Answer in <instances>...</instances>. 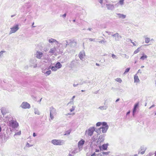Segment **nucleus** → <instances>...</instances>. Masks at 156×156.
Instances as JSON below:
<instances>
[{"mask_svg": "<svg viewBox=\"0 0 156 156\" xmlns=\"http://www.w3.org/2000/svg\"><path fill=\"white\" fill-rule=\"evenodd\" d=\"M51 142L55 145H62L65 144V141L62 140H51Z\"/></svg>", "mask_w": 156, "mask_h": 156, "instance_id": "obj_1", "label": "nucleus"}, {"mask_svg": "<svg viewBox=\"0 0 156 156\" xmlns=\"http://www.w3.org/2000/svg\"><path fill=\"white\" fill-rule=\"evenodd\" d=\"M95 128L94 127H90L89 128L86 130L85 131V134L88 136H92L95 130Z\"/></svg>", "mask_w": 156, "mask_h": 156, "instance_id": "obj_2", "label": "nucleus"}, {"mask_svg": "<svg viewBox=\"0 0 156 156\" xmlns=\"http://www.w3.org/2000/svg\"><path fill=\"white\" fill-rule=\"evenodd\" d=\"M50 117L51 120H53L54 116L57 115L56 109L53 107H51L50 108Z\"/></svg>", "mask_w": 156, "mask_h": 156, "instance_id": "obj_3", "label": "nucleus"}, {"mask_svg": "<svg viewBox=\"0 0 156 156\" xmlns=\"http://www.w3.org/2000/svg\"><path fill=\"white\" fill-rule=\"evenodd\" d=\"M108 128V126L107 123L105 122H102V126L99 129L101 130V129L102 133H105L106 132Z\"/></svg>", "mask_w": 156, "mask_h": 156, "instance_id": "obj_4", "label": "nucleus"}, {"mask_svg": "<svg viewBox=\"0 0 156 156\" xmlns=\"http://www.w3.org/2000/svg\"><path fill=\"white\" fill-rule=\"evenodd\" d=\"M19 29L18 24L15 25L13 27H11L9 34H11L16 32Z\"/></svg>", "mask_w": 156, "mask_h": 156, "instance_id": "obj_5", "label": "nucleus"}, {"mask_svg": "<svg viewBox=\"0 0 156 156\" xmlns=\"http://www.w3.org/2000/svg\"><path fill=\"white\" fill-rule=\"evenodd\" d=\"M85 142V140L83 139H82L79 141L78 143V147L79 148V150H78V151H77L76 150L74 151V152L75 153H77L79 151H80L82 149V146L84 144Z\"/></svg>", "mask_w": 156, "mask_h": 156, "instance_id": "obj_6", "label": "nucleus"}, {"mask_svg": "<svg viewBox=\"0 0 156 156\" xmlns=\"http://www.w3.org/2000/svg\"><path fill=\"white\" fill-rule=\"evenodd\" d=\"M20 107L23 109H29L30 108V105L27 102H23L22 103Z\"/></svg>", "mask_w": 156, "mask_h": 156, "instance_id": "obj_7", "label": "nucleus"}, {"mask_svg": "<svg viewBox=\"0 0 156 156\" xmlns=\"http://www.w3.org/2000/svg\"><path fill=\"white\" fill-rule=\"evenodd\" d=\"M9 124L13 128H17L18 126V123L16 121L12 120L9 122Z\"/></svg>", "mask_w": 156, "mask_h": 156, "instance_id": "obj_8", "label": "nucleus"}, {"mask_svg": "<svg viewBox=\"0 0 156 156\" xmlns=\"http://www.w3.org/2000/svg\"><path fill=\"white\" fill-rule=\"evenodd\" d=\"M69 45L71 47H74L77 44V42L74 40H69Z\"/></svg>", "mask_w": 156, "mask_h": 156, "instance_id": "obj_9", "label": "nucleus"}, {"mask_svg": "<svg viewBox=\"0 0 156 156\" xmlns=\"http://www.w3.org/2000/svg\"><path fill=\"white\" fill-rule=\"evenodd\" d=\"M30 66L31 67H33L35 68L37 66V60L35 59H31L30 61Z\"/></svg>", "mask_w": 156, "mask_h": 156, "instance_id": "obj_10", "label": "nucleus"}, {"mask_svg": "<svg viewBox=\"0 0 156 156\" xmlns=\"http://www.w3.org/2000/svg\"><path fill=\"white\" fill-rule=\"evenodd\" d=\"M112 36L113 37H115V41H119L120 39L122 38V36L119 35V34L117 33H116L113 34H112Z\"/></svg>", "mask_w": 156, "mask_h": 156, "instance_id": "obj_11", "label": "nucleus"}, {"mask_svg": "<svg viewBox=\"0 0 156 156\" xmlns=\"http://www.w3.org/2000/svg\"><path fill=\"white\" fill-rule=\"evenodd\" d=\"M39 46L37 45L36 46L35 52L34 57L37 58H39V51L38 50Z\"/></svg>", "mask_w": 156, "mask_h": 156, "instance_id": "obj_12", "label": "nucleus"}, {"mask_svg": "<svg viewBox=\"0 0 156 156\" xmlns=\"http://www.w3.org/2000/svg\"><path fill=\"white\" fill-rule=\"evenodd\" d=\"M104 137L105 136L104 134L100 135L97 142V144H99V142L101 143L103 142L104 140Z\"/></svg>", "mask_w": 156, "mask_h": 156, "instance_id": "obj_13", "label": "nucleus"}, {"mask_svg": "<svg viewBox=\"0 0 156 156\" xmlns=\"http://www.w3.org/2000/svg\"><path fill=\"white\" fill-rule=\"evenodd\" d=\"M106 7L108 9L113 10L115 8V6L113 4H106Z\"/></svg>", "mask_w": 156, "mask_h": 156, "instance_id": "obj_14", "label": "nucleus"}, {"mask_svg": "<svg viewBox=\"0 0 156 156\" xmlns=\"http://www.w3.org/2000/svg\"><path fill=\"white\" fill-rule=\"evenodd\" d=\"M47 58L48 57L46 55V54H45V55H44L42 52H40V59L42 60L44 59V60H47Z\"/></svg>", "mask_w": 156, "mask_h": 156, "instance_id": "obj_15", "label": "nucleus"}, {"mask_svg": "<svg viewBox=\"0 0 156 156\" xmlns=\"http://www.w3.org/2000/svg\"><path fill=\"white\" fill-rule=\"evenodd\" d=\"M85 56V53L84 51H82L80 52L79 55V57L80 59L83 61L84 56Z\"/></svg>", "mask_w": 156, "mask_h": 156, "instance_id": "obj_16", "label": "nucleus"}, {"mask_svg": "<svg viewBox=\"0 0 156 156\" xmlns=\"http://www.w3.org/2000/svg\"><path fill=\"white\" fill-rule=\"evenodd\" d=\"M138 105L139 104L138 103H137L134 105L133 111V115H134L135 114L136 112V109L138 106Z\"/></svg>", "mask_w": 156, "mask_h": 156, "instance_id": "obj_17", "label": "nucleus"}, {"mask_svg": "<svg viewBox=\"0 0 156 156\" xmlns=\"http://www.w3.org/2000/svg\"><path fill=\"white\" fill-rule=\"evenodd\" d=\"M108 108V106L107 105H105L103 106H100L98 107V109H99L101 111H102L103 110H106Z\"/></svg>", "mask_w": 156, "mask_h": 156, "instance_id": "obj_18", "label": "nucleus"}, {"mask_svg": "<svg viewBox=\"0 0 156 156\" xmlns=\"http://www.w3.org/2000/svg\"><path fill=\"white\" fill-rule=\"evenodd\" d=\"M48 42L49 43H52L54 42H56V44H58V42L56 40L53 38H50L48 40Z\"/></svg>", "mask_w": 156, "mask_h": 156, "instance_id": "obj_19", "label": "nucleus"}, {"mask_svg": "<svg viewBox=\"0 0 156 156\" xmlns=\"http://www.w3.org/2000/svg\"><path fill=\"white\" fill-rule=\"evenodd\" d=\"M42 72L43 73H44L46 76L50 75L51 73V71L50 70L45 71V70L42 69Z\"/></svg>", "mask_w": 156, "mask_h": 156, "instance_id": "obj_20", "label": "nucleus"}, {"mask_svg": "<svg viewBox=\"0 0 156 156\" xmlns=\"http://www.w3.org/2000/svg\"><path fill=\"white\" fill-rule=\"evenodd\" d=\"M75 96H73L72 98L71 99V101H70L67 104V106H68L69 104H70L71 105H73L74 104V101H73V100L74 98H75Z\"/></svg>", "mask_w": 156, "mask_h": 156, "instance_id": "obj_21", "label": "nucleus"}, {"mask_svg": "<svg viewBox=\"0 0 156 156\" xmlns=\"http://www.w3.org/2000/svg\"><path fill=\"white\" fill-rule=\"evenodd\" d=\"M55 66L57 69H59L62 67V65L60 62H58L56 63Z\"/></svg>", "mask_w": 156, "mask_h": 156, "instance_id": "obj_22", "label": "nucleus"}, {"mask_svg": "<svg viewBox=\"0 0 156 156\" xmlns=\"http://www.w3.org/2000/svg\"><path fill=\"white\" fill-rule=\"evenodd\" d=\"M116 14L119 16L120 18H122V19H124L126 17V15L120 13H117Z\"/></svg>", "mask_w": 156, "mask_h": 156, "instance_id": "obj_23", "label": "nucleus"}, {"mask_svg": "<svg viewBox=\"0 0 156 156\" xmlns=\"http://www.w3.org/2000/svg\"><path fill=\"white\" fill-rule=\"evenodd\" d=\"M134 82H139L140 81L138 76L136 74L134 76Z\"/></svg>", "mask_w": 156, "mask_h": 156, "instance_id": "obj_24", "label": "nucleus"}, {"mask_svg": "<svg viewBox=\"0 0 156 156\" xmlns=\"http://www.w3.org/2000/svg\"><path fill=\"white\" fill-rule=\"evenodd\" d=\"M1 112L3 115H4L6 114V111L5 108L4 107H2L1 109Z\"/></svg>", "mask_w": 156, "mask_h": 156, "instance_id": "obj_25", "label": "nucleus"}, {"mask_svg": "<svg viewBox=\"0 0 156 156\" xmlns=\"http://www.w3.org/2000/svg\"><path fill=\"white\" fill-rule=\"evenodd\" d=\"M108 147V145L107 144H104L102 145L101 148H100L101 149H102L103 150H106Z\"/></svg>", "mask_w": 156, "mask_h": 156, "instance_id": "obj_26", "label": "nucleus"}, {"mask_svg": "<svg viewBox=\"0 0 156 156\" xmlns=\"http://www.w3.org/2000/svg\"><path fill=\"white\" fill-rule=\"evenodd\" d=\"M147 58V56L145 55L143 53L142 54V56L140 58V59L142 60H144V59H146Z\"/></svg>", "mask_w": 156, "mask_h": 156, "instance_id": "obj_27", "label": "nucleus"}, {"mask_svg": "<svg viewBox=\"0 0 156 156\" xmlns=\"http://www.w3.org/2000/svg\"><path fill=\"white\" fill-rule=\"evenodd\" d=\"M56 50V48L55 47H54L53 48H51L50 49V51H49V53L54 54Z\"/></svg>", "mask_w": 156, "mask_h": 156, "instance_id": "obj_28", "label": "nucleus"}, {"mask_svg": "<svg viewBox=\"0 0 156 156\" xmlns=\"http://www.w3.org/2000/svg\"><path fill=\"white\" fill-rule=\"evenodd\" d=\"M63 47L66 48L67 47V45H69V42L67 40H66L64 42V43H63Z\"/></svg>", "mask_w": 156, "mask_h": 156, "instance_id": "obj_29", "label": "nucleus"}, {"mask_svg": "<svg viewBox=\"0 0 156 156\" xmlns=\"http://www.w3.org/2000/svg\"><path fill=\"white\" fill-rule=\"evenodd\" d=\"M72 131L71 129H69L67 131H65V133L64 134V135H69L70 134V133Z\"/></svg>", "mask_w": 156, "mask_h": 156, "instance_id": "obj_30", "label": "nucleus"}, {"mask_svg": "<svg viewBox=\"0 0 156 156\" xmlns=\"http://www.w3.org/2000/svg\"><path fill=\"white\" fill-rule=\"evenodd\" d=\"M124 0H120L119 2L117 3L118 4L120 5H124Z\"/></svg>", "mask_w": 156, "mask_h": 156, "instance_id": "obj_31", "label": "nucleus"}, {"mask_svg": "<svg viewBox=\"0 0 156 156\" xmlns=\"http://www.w3.org/2000/svg\"><path fill=\"white\" fill-rule=\"evenodd\" d=\"M111 56L113 59H117L118 58V57L113 54H112Z\"/></svg>", "mask_w": 156, "mask_h": 156, "instance_id": "obj_32", "label": "nucleus"}, {"mask_svg": "<svg viewBox=\"0 0 156 156\" xmlns=\"http://www.w3.org/2000/svg\"><path fill=\"white\" fill-rule=\"evenodd\" d=\"M141 151H145L146 150V147L144 146H141L140 148Z\"/></svg>", "mask_w": 156, "mask_h": 156, "instance_id": "obj_33", "label": "nucleus"}, {"mask_svg": "<svg viewBox=\"0 0 156 156\" xmlns=\"http://www.w3.org/2000/svg\"><path fill=\"white\" fill-rule=\"evenodd\" d=\"M140 51V48H138L134 52V54H136L138 53Z\"/></svg>", "mask_w": 156, "mask_h": 156, "instance_id": "obj_34", "label": "nucleus"}, {"mask_svg": "<svg viewBox=\"0 0 156 156\" xmlns=\"http://www.w3.org/2000/svg\"><path fill=\"white\" fill-rule=\"evenodd\" d=\"M51 69L52 70V71H56L57 70V68L56 67V66H52L51 68Z\"/></svg>", "mask_w": 156, "mask_h": 156, "instance_id": "obj_35", "label": "nucleus"}, {"mask_svg": "<svg viewBox=\"0 0 156 156\" xmlns=\"http://www.w3.org/2000/svg\"><path fill=\"white\" fill-rule=\"evenodd\" d=\"M150 41V39L149 38L146 37L145 38V42L146 43H148Z\"/></svg>", "mask_w": 156, "mask_h": 156, "instance_id": "obj_36", "label": "nucleus"}, {"mask_svg": "<svg viewBox=\"0 0 156 156\" xmlns=\"http://www.w3.org/2000/svg\"><path fill=\"white\" fill-rule=\"evenodd\" d=\"M34 113L35 114H37V115H39V112L38 111V110L37 109H36V108H34Z\"/></svg>", "mask_w": 156, "mask_h": 156, "instance_id": "obj_37", "label": "nucleus"}, {"mask_svg": "<svg viewBox=\"0 0 156 156\" xmlns=\"http://www.w3.org/2000/svg\"><path fill=\"white\" fill-rule=\"evenodd\" d=\"M130 68H128L126 69L124 73V74H126L129 71Z\"/></svg>", "mask_w": 156, "mask_h": 156, "instance_id": "obj_38", "label": "nucleus"}, {"mask_svg": "<svg viewBox=\"0 0 156 156\" xmlns=\"http://www.w3.org/2000/svg\"><path fill=\"white\" fill-rule=\"evenodd\" d=\"M21 134V131H20L17 133H16L14 135V136L16 135H20Z\"/></svg>", "mask_w": 156, "mask_h": 156, "instance_id": "obj_39", "label": "nucleus"}, {"mask_svg": "<svg viewBox=\"0 0 156 156\" xmlns=\"http://www.w3.org/2000/svg\"><path fill=\"white\" fill-rule=\"evenodd\" d=\"M115 81L120 83H121L122 80L120 78H117L115 80Z\"/></svg>", "mask_w": 156, "mask_h": 156, "instance_id": "obj_40", "label": "nucleus"}, {"mask_svg": "<svg viewBox=\"0 0 156 156\" xmlns=\"http://www.w3.org/2000/svg\"><path fill=\"white\" fill-rule=\"evenodd\" d=\"M101 125H102V122H97L96 123V126H100Z\"/></svg>", "mask_w": 156, "mask_h": 156, "instance_id": "obj_41", "label": "nucleus"}, {"mask_svg": "<svg viewBox=\"0 0 156 156\" xmlns=\"http://www.w3.org/2000/svg\"><path fill=\"white\" fill-rule=\"evenodd\" d=\"M5 51H1L0 52V57L3 56V53L5 52Z\"/></svg>", "mask_w": 156, "mask_h": 156, "instance_id": "obj_42", "label": "nucleus"}, {"mask_svg": "<svg viewBox=\"0 0 156 156\" xmlns=\"http://www.w3.org/2000/svg\"><path fill=\"white\" fill-rule=\"evenodd\" d=\"M75 108V106H72V108L70 109L69 110L71 112H72L74 110Z\"/></svg>", "mask_w": 156, "mask_h": 156, "instance_id": "obj_43", "label": "nucleus"}, {"mask_svg": "<svg viewBox=\"0 0 156 156\" xmlns=\"http://www.w3.org/2000/svg\"><path fill=\"white\" fill-rule=\"evenodd\" d=\"M103 154H104V156L105 155H108V154L109 153H110V152H104L102 151Z\"/></svg>", "mask_w": 156, "mask_h": 156, "instance_id": "obj_44", "label": "nucleus"}, {"mask_svg": "<svg viewBox=\"0 0 156 156\" xmlns=\"http://www.w3.org/2000/svg\"><path fill=\"white\" fill-rule=\"evenodd\" d=\"M99 42L100 43H104L106 42V41L105 40V39H104L101 41H99Z\"/></svg>", "mask_w": 156, "mask_h": 156, "instance_id": "obj_45", "label": "nucleus"}, {"mask_svg": "<svg viewBox=\"0 0 156 156\" xmlns=\"http://www.w3.org/2000/svg\"><path fill=\"white\" fill-rule=\"evenodd\" d=\"M145 151H139L138 154H143L145 153Z\"/></svg>", "mask_w": 156, "mask_h": 156, "instance_id": "obj_46", "label": "nucleus"}, {"mask_svg": "<svg viewBox=\"0 0 156 156\" xmlns=\"http://www.w3.org/2000/svg\"><path fill=\"white\" fill-rule=\"evenodd\" d=\"M32 146H33L32 145H30V144L29 143H27L26 146L27 147H30Z\"/></svg>", "mask_w": 156, "mask_h": 156, "instance_id": "obj_47", "label": "nucleus"}, {"mask_svg": "<svg viewBox=\"0 0 156 156\" xmlns=\"http://www.w3.org/2000/svg\"><path fill=\"white\" fill-rule=\"evenodd\" d=\"M105 32L107 34H108V35H111L112 34H113V33L112 32H108V31H105Z\"/></svg>", "mask_w": 156, "mask_h": 156, "instance_id": "obj_48", "label": "nucleus"}, {"mask_svg": "<svg viewBox=\"0 0 156 156\" xmlns=\"http://www.w3.org/2000/svg\"><path fill=\"white\" fill-rule=\"evenodd\" d=\"M128 40L130 41H131V42L133 44L134 46H136V44L134 42H133L132 41L131 39H128Z\"/></svg>", "mask_w": 156, "mask_h": 156, "instance_id": "obj_49", "label": "nucleus"}, {"mask_svg": "<svg viewBox=\"0 0 156 156\" xmlns=\"http://www.w3.org/2000/svg\"><path fill=\"white\" fill-rule=\"evenodd\" d=\"M66 15V13H65L64 14L62 15V16L64 18H65Z\"/></svg>", "mask_w": 156, "mask_h": 156, "instance_id": "obj_50", "label": "nucleus"}, {"mask_svg": "<svg viewBox=\"0 0 156 156\" xmlns=\"http://www.w3.org/2000/svg\"><path fill=\"white\" fill-rule=\"evenodd\" d=\"M125 55V57L126 58H129V56L127 55H126L125 54H124Z\"/></svg>", "mask_w": 156, "mask_h": 156, "instance_id": "obj_51", "label": "nucleus"}, {"mask_svg": "<svg viewBox=\"0 0 156 156\" xmlns=\"http://www.w3.org/2000/svg\"><path fill=\"white\" fill-rule=\"evenodd\" d=\"M89 40L90 41H94L95 39L89 38Z\"/></svg>", "mask_w": 156, "mask_h": 156, "instance_id": "obj_52", "label": "nucleus"}, {"mask_svg": "<svg viewBox=\"0 0 156 156\" xmlns=\"http://www.w3.org/2000/svg\"><path fill=\"white\" fill-rule=\"evenodd\" d=\"M142 73L140 69H139L138 70V72L137 73Z\"/></svg>", "mask_w": 156, "mask_h": 156, "instance_id": "obj_53", "label": "nucleus"}, {"mask_svg": "<svg viewBox=\"0 0 156 156\" xmlns=\"http://www.w3.org/2000/svg\"><path fill=\"white\" fill-rule=\"evenodd\" d=\"M96 155L97 154L95 152H94L93 154L91 155V156H96Z\"/></svg>", "mask_w": 156, "mask_h": 156, "instance_id": "obj_54", "label": "nucleus"}, {"mask_svg": "<svg viewBox=\"0 0 156 156\" xmlns=\"http://www.w3.org/2000/svg\"><path fill=\"white\" fill-rule=\"evenodd\" d=\"M79 85V84H73V87H76L77 86V85Z\"/></svg>", "mask_w": 156, "mask_h": 156, "instance_id": "obj_55", "label": "nucleus"}, {"mask_svg": "<svg viewBox=\"0 0 156 156\" xmlns=\"http://www.w3.org/2000/svg\"><path fill=\"white\" fill-rule=\"evenodd\" d=\"M155 105H152V106H151L149 108V109H151V108H153V107H154Z\"/></svg>", "mask_w": 156, "mask_h": 156, "instance_id": "obj_56", "label": "nucleus"}, {"mask_svg": "<svg viewBox=\"0 0 156 156\" xmlns=\"http://www.w3.org/2000/svg\"><path fill=\"white\" fill-rule=\"evenodd\" d=\"M72 115V113H68L66 114V116H67L68 115Z\"/></svg>", "mask_w": 156, "mask_h": 156, "instance_id": "obj_57", "label": "nucleus"}, {"mask_svg": "<svg viewBox=\"0 0 156 156\" xmlns=\"http://www.w3.org/2000/svg\"><path fill=\"white\" fill-rule=\"evenodd\" d=\"M33 136L34 137H35V136H36V134L35 133H33Z\"/></svg>", "mask_w": 156, "mask_h": 156, "instance_id": "obj_58", "label": "nucleus"}, {"mask_svg": "<svg viewBox=\"0 0 156 156\" xmlns=\"http://www.w3.org/2000/svg\"><path fill=\"white\" fill-rule=\"evenodd\" d=\"M100 0V1H99V2L100 3H101V4L102 3V2H103V0Z\"/></svg>", "mask_w": 156, "mask_h": 156, "instance_id": "obj_59", "label": "nucleus"}, {"mask_svg": "<svg viewBox=\"0 0 156 156\" xmlns=\"http://www.w3.org/2000/svg\"><path fill=\"white\" fill-rule=\"evenodd\" d=\"M119 100H120L119 98H118V99H117L116 100V101H115V102H118V101H119Z\"/></svg>", "mask_w": 156, "mask_h": 156, "instance_id": "obj_60", "label": "nucleus"}, {"mask_svg": "<svg viewBox=\"0 0 156 156\" xmlns=\"http://www.w3.org/2000/svg\"><path fill=\"white\" fill-rule=\"evenodd\" d=\"M92 29L91 28H88L87 29V30H89V31H91Z\"/></svg>", "mask_w": 156, "mask_h": 156, "instance_id": "obj_61", "label": "nucleus"}, {"mask_svg": "<svg viewBox=\"0 0 156 156\" xmlns=\"http://www.w3.org/2000/svg\"><path fill=\"white\" fill-rule=\"evenodd\" d=\"M34 23H32V27H35V26H34Z\"/></svg>", "mask_w": 156, "mask_h": 156, "instance_id": "obj_62", "label": "nucleus"}, {"mask_svg": "<svg viewBox=\"0 0 156 156\" xmlns=\"http://www.w3.org/2000/svg\"><path fill=\"white\" fill-rule=\"evenodd\" d=\"M99 151V150L98 149H96L95 150V152H98Z\"/></svg>", "mask_w": 156, "mask_h": 156, "instance_id": "obj_63", "label": "nucleus"}, {"mask_svg": "<svg viewBox=\"0 0 156 156\" xmlns=\"http://www.w3.org/2000/svg\"><path fill=\"white\" fill-rule=\"evenodd\" d=\"M130 113V111H129V112H128L127 113H126V115H128Z\"/></svg>", "mask_w": 156, "mask_h": 156, "instance_id": "obj_64", "label": "nucleus"}]
</instances>
